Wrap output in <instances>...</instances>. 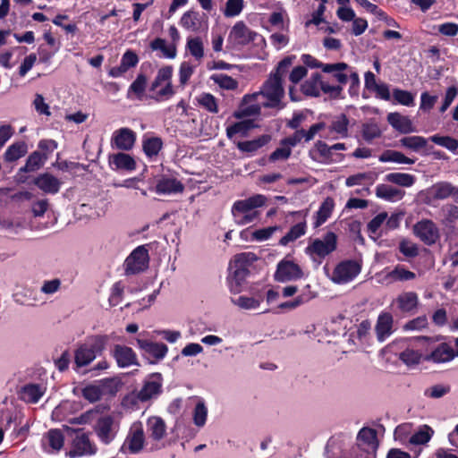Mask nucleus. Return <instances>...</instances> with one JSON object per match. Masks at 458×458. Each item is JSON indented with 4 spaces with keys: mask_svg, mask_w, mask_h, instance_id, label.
I'll list each match as a JSON object with an SVG mask.
<instances>
[{
    "mask_svg": "<svg viewBox=\"0 0 458 458\" xmlns=\"http://www.w3.org/2000/svg\"><path fill=\"white\" fill-rule=\"evenodd\" d=\"M414 234L426 245H433L439 239V230L436 224L429 219L419 221L413 226Z\"/></svg>",
    "mask_w": 458,
    "mask_h": 458,
    "instance_id": "obj_9",
    "label": "nucleus"
},
{
    "mask_svg": "<svg viewBox=\"0 0 458 458\" xmlns=\"http://www.w3.org/2000/svg\"><path fill=\"white\" fill-rule=\"evenodd\" d=\"M350 67L346 63L340 62L335 64H327L323 66V72L331 74L332 78L335 80L343 88L348 82V75L344 71Z\"/></svg>",
    "mask_w": 458,
    "mask_h": 458,
    "instance_id": "obj_26",
    "label": "nucleus"
},
{
    "mask_svg": "<svg viewBox=\"0 0 458 458\" xmlns=\"http://www.w3.org/2000/svg\"><path fill=\"white\" fill-rule=\"evenodd\" d=\"M123 289V284L120 281L113 284L111 288V293L108 299L110 306L115 307L121 302Z\"/></svg>",
    "mask_w": 458,
    "mask_h": 458,
    "instance_id": "obj_64",
    "label": "nucleus"
},
{
    "mask_svg": "<svg viewBox=\"0 0 458 458\" xmlns=\"http://www.w3.org/2000/svg\"><path fill=\"white\" fill-rule=\"evenodd\" d=\"M137 344L143 351V356L153 357L156 360L163 359L168 351L167 346L163 343H156L145 339H137Z\"/></svg>",
    "mask_w": 458,
    "mask_h": 458,
    "instance_id": "obj_19",
    "label": "nucleus"
},
{
    "mask_svg": "<svg viewBox=\"0 0 458 458\" xmlns=\"http://www.w3.org/2000/svg\"><path fill=\"white\" fill-rule=\"evenodd\" d=\"M82 396L90 403L98 402L101 399V390L98 385H89L82 389Z\"/></svg>",
    "mask_w": 458,
    "mask_h": 458,
    "instance_id": "obj_63",
    "label": "nucleus"
},
{
    "mask_svg": "<svg viewBox=\"0 0 458 458\" xmlns=\"http://www.w3.org/2000/svg\"><path fill=\"white\" fill-rule=\"evenodd\" d=\"M122 383L117 377H106L99 380L98 386L101 390V394L115 395L119 391Z\"/></svg>",
    "mask_w": 458,
    "mask_h": 458,
    "instance_id": "obj_44",
    "label": "nucleus"
},
{
    "mask_svg": "<svg viewBox=\"0 0 458 458\" xmlns=\"http://www.w3.org/2000/svg\"><path fill=\"white\" fill-rule=\"evenodd\" d=\"M337 248V236L334 232H327L322 240L315 239L308 247L307 251L324 259Z\"/></svg>",
    "mask_w": 458,
    "mask_h": 458,
    "instance_id": "obj_8",
    "label": "nucleus"
},
{
    "mask_svg": "<svg viewBox=\"0 0 458 458\" xmlns=\"http://www.w3.org/2000/svg\"><path fill=\"white\" fill-rule=\"evenodd\" d=\"M162 375L158 372L151 373L144 381V384L138 393V398L141 402H146L159 394L162 392Z\"/></svg>",
    "mask_w": 458,
    "mask_h": 458,
    "instance_id": "obj_13",
    "label": "nucleus"
},
{
    "mask_svg": "<svg viewBox=\"0 0 458 458\" xmlns=\"http://www.w3.org/2000/svg\"><path fill=\"white\" fill-rule=\"evenodd\" d=\"M454 186L449 182H438L433 184L427 192V203L445 199L451 197Z\"/></svg>",
    "mask_w": 458,
    "mask_h": 458,
    "instance_id": "obj_21",
    "label": "nucleus"
},
{
    "mask_svg": "<svg viewBox=\"0 0 458 458\" xmlns=\"http://www.w3.org/2000/svg\"><path fill=\"white\" fill-rule=\"evenodd\" d=\"M292 155V148L288 145L280 144L279 148H276L268 157L270 163L276 161H285Z\"/></svg>",
    "mask_w": 458,
    "mask_h": 458,
    "instance_id": "obj_57",
    "label": "nucleus"
},
{
    "mask_svg": "<svg viewBox=\"0 0 458 458\" xmlns=\"http://www.w3.org/2000/svg\"><path fill=\"white\" fill-rule=\"evenodd\" d=\"M319 89L325 93L329 94L331 98L337 99L342 98L343 88L341 86H333L322 80L318 72L313 73L310 79L301 85V92L308 97H319Z\"/></svg>",
    "mask_w": 458,
    "mask_h": 458,
    "instance_id": "obj_2",
    "label": "nucleus"
},
{
    "mask_svg": "<svg viewBox=\"0 0 458 458\" xmlns=\"http://www.w3.org/2000/svg\"><path fill=\"white\" fill-rule=\"evenodd\" d=\"M149 437L155 441H160L166 434V425L160 417H151L147 422Z\"/></svg>",
    "mask_w": 458,
    "mask_h": 458,
    "instance_id": "obj_31",
    "label": "nucleus"
},
{
    "mask_svg": "<svg viewBox=\"0 0 458 458\" xmlns=\"http://www.w3.org/2000/svg\"><path fill=\"white\" fill-rule=\"evenodd\" d=\"M47 159V154H42L40 151L36 150L29 155L26 163L18 170V176L20 181L25 182L28 177L23 176V174L33 173L39 170Z\"/></svg>",
    "mask_w": 458,
    "mask_h": 458,
    "instance_id": "obj_15",
    "label": "nucleus"
},
{
    "mask_svg": "<svg viewBox=\"0 0 458 458\" xmlns=\"http://www.w3.org/2000/svg\"><path fill=\"white\" fill-rule=\"evenodd\" d=\"M393 316L389 312L379 314L375 327L379 342H384L393 333Z\"/></svg>",
    "mask_w": 458,
    "mask_h": 458,
    "instance_id": "obj_22",
    "label": "nucleus"
},
{
    "mask_svg": "<svg viewBox=\"0 0 458 458\" xmlns=\"http://www.w3.org/2000/svg\"><path fill=\"white\" fill-rule=\"evenodd\" d=\"M257 40L265 42L261 35L249 29L242 21H237L233 26L227 38L228 44L231 45L233 48H241Z\"/></svg>",
    "mask_w": 458,
    "mask_h": 458,
    "instance_id": "obj_3",
    "label": "nucleus"
},
{
    "mask_svg": "<svg viewBox=\"0 0 458 458\" xmlns=\"http://www.w3.org/2000/svg\"><path fill=\"white\" fill-rule=\"evenodd\" d=\"M49 446L55 451H60L64 446V437L58 428L50 429L46 436Z\"/></svg>",
    "mask_w": 458,
    "mask_h": 458,
    "instance_id": "obj_54",
    "label": "nucleus"
},
{
    "mask_svg": "<svg viewBox=\"0 0 458 458\" xmlns=\"http://www.w3.org/2000/svg\"><path fill=\"white\" fill-rule=\"evenodd\" d=\"M335 202L334 199L330 197H327L320 205L317 215L316 220L314 222V226L318 227L323 225L331 216V213L334 209Z\"/></svg>",
    "mask_w": 458,
    "mask_h": 458,
    "instance_id": "obj_38",
    "label": "nucleus"
},
{
    "mask_svg": "<svg viewBox=\"0 0 458 458\" xmlns=\"http://www.w3.org/2000/svg\"><path fill=\"white\" fill-rule=\"evenodd\" d=\"M428 140L438 146L445 148L453 153H455L458 148V140L451 136L435 134L430 136Z\"/></svg>",
    "mask_w": 458,
    "mask_h": 458,
    "instance_id": "obj_50",
    "label": "nucleus"
},
{
    "mask_svg": "<svg viewBox=\"0 0 458 458\" xmlns=\"http://www.w3.org/2000/svg\"><path fill=\"white\" fill-rule=\"evenodd\" d=\"M348 126L349 119L347 115L345 114H341L334 121H332L328 129L331 133L335 132L342 138H346L348 136Z\"/></svg>",
    "mask_w": 458,
    "mask_h": 458,
    "instance_id": "obj_43",
    "label": "nucleus"
},
{
    "mask_svg": "<svg viewBox=\"0 0 458 458\" xmlns=\"http://www.w3.org/2000/svg\"><path fill=\"white\" fill-rule=\"evenodd\" d=\"M250 274V270L234 268L232 275L227 278L230 292L233 294L241 293Z\"/></svg>",
    "mask_w": 458,
    "mask_h": 458,
    "instance_id": "obj_30",
    "label": "nucleus"
},
{
    "mask_svg": "<svg viewBox=\"0 0 458 458\" xmlns=\"http://www.w3.org/2000/svg\"><path fill=\"white\" fill-rule=\"evenodd\" d=\"M376 195L377 198L387 201H396L403 199L404 191L387 184H378L376 188Z\"/></svg>",
    "mask_w": 458,
    "mask_h": 458,
    "instance_id": "obj_33",
    "label": "nucleus"
},
{
    "mask_svg": "<svg viewBox=\"0 0 458 458\" xmlns=\"http://www.w3.org/2000/svg\"><path fill=\"white\" fill-rule=\"evenodd\" d=\"M76 436L72 440V449L68 454L70 457H77L83 455H92L97 453V446L91 443L89 435L82 432V429H72Z\"/></svg>",
    "mask_w": 458,
    "mask_h": 458,
    "instance_id": "obj_7",
    "label": "nucleus"
},
{
    "mask_svg": "<svg viewBox=\"0 0 458 458\" xmlns=\"http://www.w3.org/2000/svg\"><path fill=\"white\" fill-rule=\"evenodd\" d=\"M28 148L24 141L15 142L10 145L4 152V160L6 162H14L25 156Z\"/></svg>",
    "mask_w": 458,
    "mask_h": 458,
    "instance_id": "obj_41",
    "label": "nucleus"
},
{
    "mask_svg": "<svg viewBox=\"0 0 458 458\" xmlns=\"http://www.w3.org/2000/svg\"><path fill=\"white\" fill-rule=\"evenodd\" d=\"M309 157L316 162L329 163L334 161L330 146L322 140H318L309 150Z\"/></svg>",
    "mask_w": 458,
    "mask_h": 458,
    "instance_id": "obj_27",
    "label": "nucleus"
},
{
    "mask_svg": "<svg viewBox=\"0 0 458 458\" xmlns=\"http://www.w3.org/2000/svg\"><path fill=\"white\" fill-rule=\"evenodd\" d=\"M271 140V136L269 134H263L258 137L257 139L246 141H238L236 143L237 148L245 153H254L258 151L262 147L268 144Z\"/></svg>",
    "mask_w": 458,
    "mask_h": 458,
    "instance_id": "obj_29",
    "label": "nucleus"
},
{
    "mask_svg": "<svg viewBox=\"0 0 458 458\" xmlns=\"http://www.w3.org/2000/svg\"><path fill=\"white\" fill-rule=\"evenodd\" d=\"M380 162H394L398 164L412 165L415 159L410 158L396 150H386L379 156Z\"/></svg>",
    "mask_w": 458,
    "mask_h": 458,
    "instance_id": "obj_42",
    "label": "nucleus"
},
{
    "mask_svg": "<svg viewBox=\"0 0 458 458\" xmlns=\"http://www.w3.org/2000/svg\"><path fill=\"white\" fill-rule=\"evenodd\" d=\"M198 104L212 114L218 113V104L216 98L211 93L204 92L197 98Z\"/></svg>",
    "mask_w": 458,
    "mask_h": 458,
    "instance_id": "obj_51",
    "label": "nucleus"
},
{
    "mask_svg": "<svg viewBox=\"0 0 458 458\" xmlns=\"http://www.w3.org/2000/svg\"><path fill=\"white\" fill-rule=\"evenodd\" d=\"M393 98L398 104L403 106H412L415 104L412 93L404 89H394Z\"/></svg>",
    "mask_w": 458,
    "mask_h": 458,
    "instance_id": "obj_56",
    "label": "nucleus"
},
{
    "mask_svg": "<svg viewBox=\"0 0 458 458\" xmlns=\"http://www.w3.org/2000/svg\"><path fill=\"white\" fill-rule=\"evenodd\" d=\"M184 186L176 178L161 177L155 187V191L158 194H172L183 191Z\"/></svg>",
    "mask_w": 458,
    "mask_h": 458,
    "instance_id": "obj_24",
    "label": "nucleus"
},
{
    "mask_svg": "<svg viewBox=\"0 0 458 458\" xmlns=\"http://www.w3.org/2000/svg\"><path fill=\"white\" fill-rule=\"evenodd\" d=\"M109 165L113 169L134 171L136 169V162L129 154L119 152L109 155Z\"/></svg>",
    "mask_w": 458,
    "mask_h": 458,
    "instance_id": "obj_23",
    "label": "nucleus"
},
{
    "mask_svg": "<svg viewBox=\"0 0 458 458\" xmlns=\"http://www.w3.org/2000/svg\"><path fill=\"white\" fill-rule=\"evenodd\" d=\"M266 202V197L260 194L250 197L246 199L237 200L232 207V214L234 217L238 214H245L254 211L255 208L262 207Z\"/></svg>",
    "mask_w": 458,
    "mask_h": 458,
    "instance_id": "obj_16",
    "label": "nucleus"
},
{
    "mask_svg": "<svg viewBox=\"0 0 458 458\" xmlns=\"http://www.w3.org/2000/svg\"><path fill=\"white\" fill-rule=\"evenodd\" d=\"M109 341V336L106 335H93L89 338V340L85 343L88 347L93 351L96 355H101L105 351L106 346Z\"/></svg>",
    "mask_w": 458,
    "mask_h": 458,
    "instance_id": "obj_46",
    "label": "nucleus"
},
{
    "mask_svg": "<svg viewBox=\"0 0 458 458\" xmlns=\"http://www.w3.org/2000/svg\"><path fill=\"white\" fill-rule=\"evenodd\" d=\"M387 277L395 282L411 281L416 278V274L406 269L402 265H397L387 275Z\"/></svg>",
    "mask_w": 458,
    "mask_h": 458,
    "instance_id": "obj_48",
    "label": "nucleus"
},
{
    "mask_svg": "<svg viewBox=\"0 0 458 458\" xmlns=\"http://www.w3.org/2000/svg\"><path fill=\"white\" fill-rule=\"evenodd\" d=\"M457 353L454 349L446 343L438 344L429 354L424 357V360L434 363H443L452 360Z\"/></svg>",
    "mask_w": 458,
    "mask_h": 458,
    "instance_id": "obj_20",
    "label": "nucleus"
},
{
    "mask_svg": "<svg viewBox=\"0 0 458 458\" xmlns=\"http://www.w3.org/2000/svg\"><path fill=\"white\" fill-rule=\"evenodd\" d=\"M172 77L173 67L171 65L160 68L148 88L149 94L146 95L148 78L144 73H139L127 90V98L139 101L151 99L157 103L168 100L175 94Z\"/></svg>",
    "mask_w": 458,
    "mask_h": 458,
    "instance_id": "obj_1",
    "label": "nucleus"
},
{
    "mask_svg": "<svg viewBox=\"0 0 458 458\" xmlns=\"http://www.w3.org/2000/svg\"><path fill=\"white\" fill-rule=\"evenodd\" d=\"M143 445L144 432L142 428H139L129 433L121 449L123 451L124 448H128L131 454H137L143 448Z\"/></svg>",
    "mask_w": 458,
    "mask_h": 458,
    "instance_id": "obj_28",
    "label": "nucleus"
},
{
    "mask_svg": "<svg viewBox=\"0 0 458 458\" xmlns=\"http://www.w3.org/2000/svg\"><path fill=\"white\" fill-rule=\"evenodd\" d=\"M362 138L370 142L381 136V130L376 123H364L361 129Z\"/></svg>",
    "mask_w": 458,
    "mask_h": 458,
    "instance_id": "obj_60",
    "label": "nucleus"
},
{
    "mask_svg": "<svg viewBox=\"0 0 458 458\" xmlns=\"http://www.w3.org/2000/svg\"><path fill=\"white\" fill-rule=\"evenodd\" d=\"M148 250L144 245L135 248L124 261L125 275H136L148 267Z\"/></svg>",
    "mask_w": 458,
    "mask_h": 458,
    "instance_id": "obj_5",
    "label": "nucleus"
},
{
    "mask_svg": "<svg viewBox=\"0 0 458 458\" xmlns=\"http://www.w3.org/2000/svg\"><path fill=\"white\" fill-rule=\"evenodd\" d=\"M136 133L129 128H121L115 131L111 139V145L120 150H130L134 146Z\"/></svg>",
    "mask_w": 458,
    "mask_h": 458,
    "instance_id": "obj_14",
    "label": "nucleus"
},
{
    "mask_svg": "<svg viewBox=\"0 0 458 458\" xmlns=\"http://www.w3.org/2000/svg\"><path fill=\"white\" fill-rule=\"evenodd\" d=\"M254 123L251 120L236 122L226 128V136L230 140H233V136L236 134L247 137L250 130L254 128Z\"/></svg>",
    "mask_w": 458,
    "mask_h": 458,
    "instance_id": "obj_37",
    "label": "nucleus"
},
{
    "mask_svg": "<svg viewBox=\"0 0 458 458\" xmlns=\"http://www.w3.org/2000/svg\"><path fill=\"white\" fill-rule=\"evenodd\" d=\"M403 314H413L419 306V296L415 292H403L394 301Z\"/></svg>",
    "mask_w": 458,
    "mask_h": 458,
    "instance_id": "obj_18",
    "label": "nucleus"
},
{
    "mask_svg": "<svg viewBox=\"0 0 458 458\" xmlns=\"http://www.w3.org/2000/svg\"><path fill=\"white\" fill-rule=\"evenodd\" d=\"M386 181L403 187H411L415 182V176L404 173H390L386 175Z\"/></svg>",
    "mask_w": 458,
    "mask_h": 458,
    "instance_id": "obj_45",
    "label": "nucleus"
},
{
    "mask_svg": "<svg viewBox=\"0 0 458 458\" xmlns=\"http://www.w3.org/2000/svg\"><path fill=\"white\" fill-rule=\"evenodd\" d=\"M306 222L302 221L293 225L287 233L279 240V244L286 246L306 233Z\"/></svg>",
    "mask_w": 458,
    "mask_h": 458,
    "instance_id": "obj_39",
    "label": "nucleus"
},
{
    "mask_svg": "<svg viewBox=\"0 0 458 458\" xmlns=\"http://www.w3.org/2000/svg\"><path fill=\"white\" fill-rule=\"evenodd\" d=\"M261 94L268 99L264 103L265 107L274 108L279 106L284 108V104L281 105V100L284 96L283 81L277 76L269 75L268 79L263 83Z\"/></svg>",
    "mask_w": 458,
    "mask_h": 458,
    "instance_id": "obj_4",
    "label": "nucleus"
},
{
    "mask_svg": "<svg viewBox=\"0 0 458 458\" xmlns=\"http://www.w3.org/2000/svg\"><path fill=\"white\" fill-rule=\"evenodd\" d=\"M258 260V257L253 252H242L236 254L230 262V267L237 269L250 270L253 263Z\"/></svg>",
    "mask_w": 458,
    "mask_h": 458,
    "instance_id": "obj_35",
    "label": "nucleus"
},
{
    "mask_svg": "<svg viewBox=\"0 0 458 458\" xmlns=\"http://www.w3.org/2000/svg\"><path fill=\"white\" fill-rule=\"evenodd\" d=\"M243 9V0H227L224 14L225 17H235Z\"/></svg>",
    "mask_w": 458,
    "mask_h": 458,
    "instance_id": "obj_61",
    "label": "nucleus"
},
{
    "mask_svg": "<svg viewBox=\"0 0 458 458\" xmlns=\"http://www.w3.org/2000/svg\"><path fill=\"white\" fill-rule=\"evenodd\" d=\"M361 266L356 260L341 261L335 267L332 280L336 284H346L353 280L360 272Z\"/></svg>",
    "mask_w": 458,
    "mask_h": 458,
    "instance_id": "obj_6",
    "label": "nucleus"
},
{
    "mask_svg": "<svg viewBox=\"0 0 458 458\" xmlns=\"http://www.w3.org/2000/svg\"><path fill=\"white\" fill-rule=\"evenodd\" d=\"M186 47L191 55L197 60H200L204 56V47L200 38H188Z\"/></svg>",
    "mask_w": 458,
    "mask_h": 458,
    "instance_id": "obj_55",
    "label": "nucleus"
},
{
    "mask_svg": "<svg viewBox=\"0 0 458 458\" xmlns=\"http://www.w3.org/2000/svg\"><path fill=\"white\" fill-rule=\"evenodd\" d=\"M97 355L85 344L80 345L75 351L74 360L78 367L89 365Z\"/></svg>",
    "mask_w": 458,
    "mask_h": 458,
    "instance_id": "obj_40",
    "label": "nucleus"
},
{
    "mask_svg": "<svg viewBox=\"0 0 458 458\" xmlns=\"http://www.w3.org/2000/svg\"><path fill=\"white\" fill-rule=\"evenodd\" d=\"M210 80L223 89L234 90L238 88V81L227 74H212Z\"/></svg>",
    "mask_w": 458,
    "mask_h": 458,
    "instance_id": "obj_52",
    "label": "nucleus"
},
{
    "mask_svg": "<svg viewBox=\"0 0 458 458\" xmlns=\"http://www.w3.org/2000/svg\"><path fill=\"white\" fill-rule=\"evenodd\" d=\"M150 47L152 50H161L166 58L173 59L176 56V47L174 45L166 46L165 40L161 38L152 40Z\"/></svg>",
    "mask_w": 458,
    "mask_h": 458,
    "instance_id": "obj_53",
    "label": "nucleus"
},
{
    "mask_svg": "<svg viewBox=\"0 0 458 458\" xmlns=\"http://www.w3.org/2000/svg\"><path fill=\"white\" fill-rule=\"evenodd\" d=\"M45 391L38 384H27L22 386L21 397L23 401L30 403H37L43 396Z\"/></svg>",
    "mask_w": 458,
    "mask_h": 458,
    "instance_id": "obj_34",
    "label": "nucleus"
},
{
    "mask_svg": "<svg viewBox=\"0 0 458 458\" xmlns=\"http://www.w3.org/2000/svg\"><path fill=\"white\" fill-rule=\"evenodd\" d=\"M399 141L401 146L415 152L425 148L428 143V140L422 136H407L402 138Z\"/></svg>",
    "mask_w": 458,
    "mask_h": 458,
    "instance_id": "obj_49",
    "label": "nucleus"
},
{
    "mask_svg": "<svg viewBox=\"0 0 458 458\" xmlns=\"http://www.w3.org/2000/svg\"><path fill=\"white\" fill-rule=\"evenodd\" d=\"M33 184L47 194H56L61 188L62 182L50 173H43L33 179Z\"/></svg>",
    "mask_w": 458,
    "mask_h": 458,
    "instance_id": "obj_17",
    "label": "nucleus"
},
{
    "mask_svg": "<svg viewBox=\"0 0 458 458\" xmlns=\"http://www.w3.org/2000/svg\"><path fill=\"white\" fill-rule=\"evenodd\" d=\"M358 440L366 444L369 448L376 450L378 446L377 431L374 428H361L357 437Z\"/></svg>",
    "mask_w": 458,
    "mask_h": 458,
    "instance_id": "obj_47",
    "label": "nucleus"
},
{
    "mask_svg": "<svg viewBox=\"0 0 458 458\" xmlns=\"http://www.w3.org/2000/svg\"><path fill=\"white\" fill-rule=\"evenodd\" d=\"M163 145L162 139L157 136H144L142 139V149L144 154L149 158L157 157L163 148Z\"/></svg>",
    "mask_w": 458,
    "mask_h": 458,
    "instance_id": "obj_32",
    "label": "nucleus"
},
{
    "mask_svg": "<svg viewBox=\"0 0 458 458\" xmlns=\"http://www.w3.org/2000/svg\"><path fill=\"white\" fill-rule=\"evenodd\" d=\"M432 435V428L428 426H425L424 429H420L411 437L410 443L413 445H424L430 440Z\"/></svg>",
    "mask_w": 458,
    "mask_h": 458,
    "instance_id": "obj_58",
    "label": "nucleus"
},
{
    "mask_svg": "<svg viewBox=\"0 0 458 458\" xmlns=\"http://www.w3.org/2000/svg\"><path fill=\"white\" fill-rule=\"evenodd\" d=\"M398 249L399 251L408 259H413L419 255L418 245L408 240H402L399 243Z\"/></svg>",
    "mask_w": 458,
    "mask_h": 458,
    "instance_id": "obj_59",
    "label": "nucleus"
},
{
    "mask_svg": "<svg viewBox=\"0 0 458 458\" xmlns=\"http://www.w3.org/2000/svg\"><path fill=\"white\" fill-rule=\"evenodd\" d=\"M180 25L188 30L198 31L200 29L199 13L193 10L185 12L181 17Z\"/></svg>",
    "mask_w": 458,
    "mask_h": 458,
    "instance_id": "obj_36",
    "label": "nucleus"
},
{
    "mask_svg": "<svg viewBox=\"0 0 458 458\" xmlns=\"http://www.w3.org/2000/svg\"><path fill=\"white\" fill-rule=\"evenodd\" d=\"M303 276L300 266L292 260L283 259L278 262L275 272V280L280 283L298 280Z\"/></svg>",
    "mask_w": 458,
    "mask_h": 458,
    "instance_id": "obj_10",
    "label": "nucleus"
},
{
    "mask_svg": "<svg viewBox=\"0 0 458 458\" xmlns=\"http://www.w3.org/2000/svg\"><path fill=\"white\" fill-rule=\"evenodd\" d=\"M111 355L119 368L140 366L136 352L127 345L114 344Z\"/></svg>",
    "mask_w": 458,
    "mask_h": 458,
    "instance_id": "obj_11",
    "label": "nucleus"
},
{
    "mask_svg": "<svg viewBox=\"0 0 458 458\" xmlns=\"http://www.w3.org/2000/svg\"><path fill=\"white\" fill-rule=\"evenodd\" d=\"M94 429L98 439L104 445H109L114 439L117 433L114 418L109 415L100 417Z\"/></svg>",
    "mask_w": 458,
    "mask_h": 458,
    "instance_id": "obj_12",
    "label": "nucleus"
},
{
    "mask_svg": "<svg viewBox=\"0 0 458 458\" xmlns=\"http://www.w3.org/2000/svg\"><path fill=\"white\" fill-rule=\"evenodd\" d=\"M387 122L394 129L403 134H408L415 131L411 119L396 112L387 114Z\"/></svg>",
    "mask_w": 458,
    "mask_h": 458,
    "instance_id": "obj_25",
    "label": "nucleus"
},
{
    "mask_svg": "<svg viewBox=\"0 0 458 458\" xmlns=\"http://www.w3.org/2000/svg\"><path fill=\"white\" fill-rule=\"evenodd\" d=\"M400 360L408 366L416 365L420 362L421 354L412 349H406L400 353Z\"/></svg>",
    "mask_w": 458,
    "mask_h": 458,
    "instance_id": "obj_62",
    "label": "nucleus"
}]
</instances>
